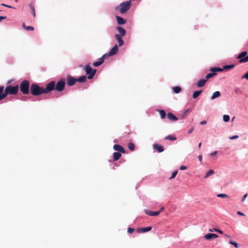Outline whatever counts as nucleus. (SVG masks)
I'll return each instance as SVG.
<instances>
[{
	"label": "nucleus",
	"instance_id": "nucleus-1",
	"mask_svg": "<svg viewBox=\"0 0 248 248\" xmlns=\"http://www.w3.org/2000/svg\"><path fill=\"white\" fill-rule=\"evenodd\" d=\"M53 82H49L46 84V87L44 88L39 86L35 83H33L31 86V93L34 96H37L43 93H48L53 91Z\"/></svg>",
	"mask_w": 248,
	"mask_h": 248
},
{
	"label": "nucleus",
	"instance_id": "nucleus-2",
	"mask_svg": "<svg viewBox=\"0 0 248 248\" xmlns=\"http://www.w3.org/2000/svg\"><path fill=\"white\" fill-rule=\"evenodd\" d=\"M118 51V47L117 45H115L110 50L108 54H105L101 58H100L98 61L94 62L93 63V65L95 67H97L101 65L104 61V59L108 58L109 56L113 55L117 53Z\"/></svg>",
	"mask_w": 248,
	"mask_h": 248
},
{
	"label": "nucleus",
	"instance_id": "nucleus-3",
	"mask_svg": "<svg viewBox=\"0 0 248 248\" xmlns=\"http://www.w3.org/2000/svg\"><path fill=\"white\" fill-rule=\"evenodd\" d=\"M132 0H129L121 3L116 7V10H119L121 14H124L130 8Z\"/></svg>",
	"mask_w": 248,
	"mask_h": 248
},
{
	"label": "nucleus",
	"instance_id": "nucleus-4",
	"mask_svg": "<svg viewBox=\"0 0 248 248\" xmlns=\"http://www.w3.org/2000/svg\"><path fill=\"white\" fill-rule=\"evenodd\" d=\"M50 82H53V90H55L59 92L63 91L65 86V80L64 78L60 79L57 83L55 81H52Z\"/></svg>",
	"mask_w": 248,
	"mask_h": 248
},
{
	"label": "nucleus",
	"instance_id": "nucleus-5",
	"mask_svg": "<svg viewBox=\"0 0 248 248\" xmlns=\"http://www.w3.org/2000/svg\"><path fill=\"white\" fill-rule=\"evenodd\" d=\"M30 82L27 80H24L20 85V90L24 94L29 93Z\"/></svg>",
	"mask_w": 248,
	"mask_h": 248
},
{
	"label": "nucleus",
	"instance_id": "nucleus-6",
	"mask_svg": "<svg viewBox=\"0 0 248 248\" xmlns=\"http://www.w3.org/2000/svg\"><path fill=\"white\" fill-rule=\"evenodd\" d=\"M84 70L86 74L88 75V78L89 79L93 78L96 72V70L92 69L89 64L85 66Z\"/></svg>",
	"mask_w": 248,
	"mask_h": 248
},
{
	"label": "nucleus",
	"instance_id": "nucleus-7",
	"mask_svg": "<svg viewBox=\"0 0 248 248\" xmlns=\"http://www.w3.org/2000/svg\"><path fill=\"white\" fill-rule=\"evenodd\" d=\"M5 90L7 91L8 94L15 95L17 93L19 87L17 85L15 86L9 85L5 88Z\"/></svg>",
	"mask_w": 248,
	"mask_h": 248
},
{
	"label": "nucleus",
	"instance_id": "nucleus-8",
	"mask_svg": "<svg viewBox=\"0 0 248 248\" xmlns=\"http://www.w3.org/2000/svg\"><path fill=\"white\" fill-rule=\"evenodd\" d=\"M77 82V78H74L70 75L67 76V84L68 86H71L75 84Z\"/></svg>",
	"mask_w": 248,
	"mask_h": 248
},
{
	"label": "nucleus",
	"instance_id": "nucleus-9",
	"mask_svg": "<svg viewBox=\"0 0 248 248\" xmlns=\"http://www.w3.org/2000/svg\"><path fill=\"white\" fill-rule=\"evenodd\" d=\"M113 149L117 151H118L119 152L122 153H125V151L124 149L119 144H115L113 146Z\"/></svg>",
	"mask_w": 248,
	"mask_h": 248
},
{
	"label": "nucleus",
	"instance_id": "nucleus-10",
	"mask_svg": "<svg viewBox=\"0 0 248 248\" xmlns=\"http://www.w3.org/2000/svg\"><path fill=\"white\" fill-rule=\"evenodd\" d=\"M217 237V235L215 233H207L204 236V239L206 240H211Z\"/></svg>",
	"mask_w": 248,
	"mask_h": 248
},
{
	"label": "nucleus",
	"instance_id": "nucleus-11",
	"mask_svg": "<svg viewBox=\"0 0 248 248\" xmlns=\"http://www.w3.org/2000/svg\"><path fill=\"white\" fill-rule=\"evenodd\" d=\"M152 230V227L149 226L144 228H140L137 229V232L139 233H143L147 232H149Z\"/></svg>",
	"mask_w": 248,
	"mask_h": 248
},
{
	"label": "nucleus",
	"instance_id": "nucleus-12",
	"mask_svg": "<svg viewBox=\"0 0 248 248\" xmlns=\"http://www.w3.org/2000/svg\"><path fill=\"white\" fill-rule=\"evenodd\" d=\"M145 213L149 216H157L159 215L161 212V211H158L156 212H153L149 210H145Z\"/></svg>",
	"mask_w": 248,
	"mask_h": 248
},
{
	"label": "nucleus",
	"instance_id": "nucleus-13",
	"mask_svg": "<svg viewBox=\"0 0 248 248\" xmlns=\"http://www.w3.org/2000/svg\"><path fill=\"white\" fill-rule=\"evenodd\" d=\"M153 148L154 149L156 150L159 153L162 152L164 150L162 146L158 144H154L153 145Z\"/></svg>",
	"mask_w": 248,
	"mask_h": 248
},
{
	"label": "nucleus",
	"instance_id": "nucleus-14",
	"mask_svg": "<svg viewBox=\"0 0 248 248\" xmlns=\"http://www.w3.org/2000/svg\"><path fill=\"white\" fill-rule=\"evenodd\" d=\"M121 37L122 36L119 34H116L115 35V37L118 42L119 46H122L124 45V41L122 39Z\"/></svg>",
	"mask_w": 248,
	"mask_h": 248
},
{
	"label": "nucleus",
	"instance_id": "nucleus-15",
	"mask_svg": "<svg viewBox=\"0 0 248 248\" xmlns=\"http://www.w3.org/2000/svg\"><path fill=\"white\" fill-rule=\"evenodd\" d=\"M168 118L170 121H175L178 120V118L171 112L168 113Z\"/></svg>",
	"mask_w": 248,
	"mask_h": 248
},
{
	"label": "nucleus",
	"instance_id": "nucleus-16",
	"mask_svg": "<svg viewBox=\"0 0 248 248\" xmlns=\"http://www.w3.org/2000/svg\"><path fill=\"white\" fill-rule=\"evenodd\" d=\"M207 81V79H202L197 83V86L198 87H203Z\"/></svg>",
	"mask_w": 248,
	"mask_h": 248
},
{
	"label": "nucleus",
	"instance_id": "nucleus-17",
	"mask_svg": "<svg viewBox=\"0 0 248 248\" xmlns=\"http://www.w3.org/2000/svg\"><path fill=\"white\" fill-rule=\"evenodd\" d=\"M122 156L120 152H114L113 155V159L114 161L118 160Z\"/></svg>",
	"mask_w": 248,
	"mask_h": 248
},
{
	"label": "nucleus",
	"instance_id": "nucleus-18",
	"mask_svg": "<svg viewBox=\"0 0 248 248\" xmlns=\"http://www.w3.org/2000/svg\"><path fill=\"white\" fill-rule=\"evenodd\" d=\"M117 29L118 31L119 32V33L120 34V35H121V36H124L125 35L126 31L122 27H118L117 28Z\"/></svg>",
	"mask_w": 248,
	"mask_h": 248
},
{
	"label": "nucleus",
	"instance_id": "nucleus-19",
	"mask_svg": "<svg viewBox=\"0 0 248 248\" xmlns=\"http://www.w3.org/2000/svg\"><path fill=\"white\" fill-rule=\"evenodd\" d=\"M117 22L119 24L122 25L125 23L126 21L121 16H116Z\"/></svg>",
	"mask_w": 248,
	"mask_h": 248
},
{
	"label": "nucleus",
	"instance_id": "nucleus-20",
	"mask_svg": "<svg viewBox=\"0 0 248 248\" xmlns=\"http://www.w3.org/2000/svg\"><path fill=\"white\" fill-rule=\"evenodd\" d=\"M220 96V92L219 91H216L213 93L211 99L212 100H214L216 98L219 97Z\"/></svg>",
	"mask_w": 248,
	"mask_h": 248
},
{
	"label": "nucleus",
	"instance_id": "nucleus-21",
	"mask_svg": "<svg viewBox=\"0 0 248 248\" xmlns=\"http://www.w3.org/2000/svg\"><path fill=\"white\" fill-rule=\"evenodd\" d=\"M87 78L85 76H82L79 78H77V82H85L86 81Z\"/></svg>",
	"mask_w": 248,
	"mask_h": 248
},
{
	"label": "nucleus",
	"instance_id": "nucleus-22",
	"mask_svg": "<svg viewBox=\"0 0 248 248\" xmlns=\"http://www.w3.org/2000/svg\"><path fill=\"white\" fill-rule=\"evenodd\" d=\"M202 92V90L195 91L193 93L192 97L194 99L197 98L200 95V94Z\"/></svg>",
	"mask_w": 248,
	"mask_h": 248
},
{
	"label": "nucleus",
	"instance_id": "nucleus-23",
	"mask_svg": "<svg viewBox=\"0 0 248 248\" xmlns=\"http://www.w3.org/2000/svg\"><path fill=\"white\" fill-rule=\"evenodd\" d=\"M165 139L168 140H169L170 141H173V140H176V138L175 136L170 135L166 136L165 137Z\"/></svg>",
	"mask_w": 248,
	"mask_h": 248
},
{
	"label": "nucleus",
	"instance_id": "nucleus-24",
	"mask_svg": "<svg viewBox=\"0 0 248 248\" xmlns=\"http://www.w3.org/2000/svg\"><path fill=\"white\" fill-rule=\"evenodd\" d=\"M172 90L175 93H178L182 91V88L179 86H175L173 87Z\"/></svg>",
	"mask_w": 248,
	"mask_h": 248
},
{
	"label": "nucleus",
	"instance_id": "nucleus-25",
	"mask_svg": "<svg viewBox=\"0 0 248 248\" xmlns=\"http://www.w3.org/2000/svg\"><path fill=\"white\" fill-rule=\"evenodd\" d=\"M235 67L234 64H231V65H225L223 66V69L224 70H229L233 69Z\"/></svg>",
	"mask_w": 248,
	"mask_h": 248
},
{
	"label": "nucleus",
	"instance_id": "nucleus-26",
	"mask_svg": "<svg viewBox=\"0 0 248 248\" xmlns=\"http://www.w3.org/2000/svg\"><path fill=\"white\" fill-rule=\"evenodd\" d=\"M247 54V52L245 51L242 52L241 53H240L238 56H237V58L238 59H241L242 58H244L243 57H245Z\"/></svg>",
	"mask_w": 248,
	"mask_h": 248
},
{
	"label": "nucleus",
	"instance_id": "nucleus-27",
	"mask_svg": "<svg viewBox=\"0 0 248 248\" xmlns=\"http://www.w3.org/2000/svg\"><path fill=\"white\" fill-rule=\"evenodd\" d=\"M223 68L222 69L219 67H214V68H211L210 69V71H212V72L216 73V72H221L223 71Z\"/></svg>",
	"mask_w": 248,
	"mask_h": 248
},
{
	"label": "nucleus",
	"instance_id": "nucleus-28",
	"mask_svg": "<svg viewBox=\"0 0 248 248\" xmlns=\"http://www.w3.org/2000/svg\"><path fill=\"white\" fill-rule=\"evenodd\" d=\"M22 26L24 29L27 31H33L34 28L32 26H26L25 23L22 24Z\"/></svg>",
	"mask_w": 248,
	"mask_h": 248
},
{
	"label": "nucleus",
	"instance_id": "nucleus-29",
	"mask_svg": "<svg viewBox=\"0 0 248 248\" xmlns=\"http://www.w3.org/2000/svg\"><path fill=\"white\" fill-rule=\"evenodd\" d=\"M159 114L160 115V117L162 119H164L166 117V114L165 111L164 110L160 109L158 110Z\"/></svg>",
	"mask_w": 248,
	"mask_h": 248
},
{
	"label": "nucleus",
	"instance_id": "nucleus-30",
	"mask_svg": "<svg viewBox=\"0 0 248 248\" xmlns=\"http://www.w3.org/2000/svg\"><path fill=\"white\" fill-rule=\"evenodd\" d=\"M128 148L131 151H133L135 149V144L133 143L130 142L128 143Z\"/></svg>",
	"mask_w": 248,
	"mask_h": 248
},
{
	"label": "nucleus",
	"instance_id": "nucleus-31",
	"mask_svg": "<svg viewBox=\"0 0 248 248\" xmlns=\"http://www.w3.org/2000/svg\"><path fill=\"white\" fill-rule=\"evenodd\" d=\"M217 74L214 72L209 73L206 76V79H207V80L208 79L211 78L212 77H214Z\"/></svg>",
	"mask_w": 248,
	"mask_h": 248
},
{
	"label": "nucleus",
	"instance_id": "nucleus-32",
	"mask_svg": "<svg viewBox=\"0 0 248 248\" xmlns=\"http://www.w3.org/2000/svg\"><path fill=\"white\" fill-rule=\"evenodd\" d=\"M214 173V171L213 170H210L206 174L204 178H206L209 176L212 175Z\"/></svg>",
	"mask_w": 248,
	"mask_h": 248
},
{
	"label": "nucleus",
	"instance_id": "nucleus-33",
	"mask_svg": "<svg viewBox=\"0 0 248 248\" xmlns=\"http://www.w3.org/2000/svg\"><path fill=\"white\" fill-rule=\"evenodd\" d=\"M177 173H178L177 170H175V171H174L172 173L171 176L169 178V179L171 180V179L174 178L175 177L176 175H177Z\"/></svg>",
	"mask_w": 248,
	"mask_h": 248
},
{
	"label": "nucleus",
	"instance_id": "nucleus-34",
	"mask_svg": "<svg viewBox=\"0 0 248 248\" xmlns=\"http://www.w3.org/2000/svg\"><path fill=\"white\" fill-rule=\"evenodd\" d=\"M247 62H248V55L247 57L239 60V61L240 63H244Z\"/></svg>",
	"mask_w": 248,
	"mask_h": 248
},
{
	"label": "nucleus",
	"instance_id": "nucleus-35",
	"mask_svg": "<svg viewBox=\"0 0 248 248\" xmlns=\"http://www.w3.org/2000/svg\"><path fill=\"white\" fill-rule=\"evenodd\" d=\"M223 120L225 122H228L230 120V116L228 115H224L223 116Z\"/></svg>",
	"mask_w": 248,
	"mask_h": 248
},
{
	"label": "nucleus",
	"instance_id": "nucleus-36",
	"mask_svg": "<svg viewBox=\"0 0 248 248\" xmlns=\"http://www.w3.org/2000/svg\"><path fill=\"white\" fill-rule=\"evenodd\" d=\"M30 7L31 10V14L32 15V16H35V11L34 7L31 5Z\"/></svg>",
	"mask_w": 248,
	"mask_h": 248
},
{
	"label": "nucleus",
	"instance_id": "nucleus-37",
	"mask_svg": "<svg viewBox=\"0 0 248 248\" xmlns=\"http://www.w3.org/2000/svg\"><path fill=\"white\" fill-rule=\"evenodd\" d=\"M217 197L219 198H228V196L226 194L221 193L217 194Z\"/></svg>",
	"mask_w": 248,
	"mask_h": 248
},
{
	"label": "nucleus",
	"instance_id": "nucleus-38",
	"mask_svg": "<svg viewBox=\"0 0 248 248\" xmlns=\"http://www.w3.org/2000/svg\"><path fill=\"white\" fill-rule=\"evenodd\" d=\"M229 243L231 245H233L236 248H238V244L236 242L232 241H229Z\"/></svg>",
	"mask_w": 248,
	"mask_h": 248
},
{
	"label": "nucleus",
	"instance_id": "nucleus-39",
	"mask_svg": "<svg viewBox=\"0 0 248 248\" xmlns=\"http://www.w3.org/2000/svg\"><path fill=\"white\" fill-rule=\"evenodd\" d=\"M8 94L7 93V91L5 89L4 92H3L1 93V95H2L3 98H5L7 95Z\"/></svg>",
	"mask_w": 248,
	"mask_h": 248
},
{
	"label": "nucleus",
	"instance_id": "nucleus-40",
	"mask_svg": "<svg viewBox=\"0 0 248 248\" xmlns=\"http://www.w3.org/2000/svg\"><path fill=\"white\" fill-rule=\"evenodd\" d=\"M189 111V109H188L187 110H186L185 111H184L182 114V118H184L185 116L186 115L187 113Z\"/></svg>",
	"mask_w": 248,
	"mask_h": 248
},
{
	"label": "nucleus",
	"instance_id": "nucleus-41",
	"mask_svg": "<svg viewBox=\"0 0 248 248\" xmlns=\"http://www.w3.org/2000/svg\"><path fill=\"white\" fill-rule=\"evenodd\" d=\"M134 231V229L132 228H128L127 229V232L129 233H132Z\"/></svg>",
	"mask_w": 248,
	"mask_h": 248
},
{
	"label": "nucleus",
	"instance_id": "nucleus-42",
	"mask_svg": "<svg viewBox=\"0 0 248 248\" xmlns=\"http://www.w3.org/2000/svg\"><path fill=\"white\" fill-rule=\"evenodd\" d=\"M238 138V135H235V136L229 137V139L231 140H234V139H237Z\"/></svg>",
	"mask_w": 248,
	"mask_h": 248
},
{
	"label": "nucleus",
	"instance_id": "nucleus-43",
	"mask_svg": "<svg viewBox=\"0 0 248 248\" xmlns=\"http://www.w3.org/2000/svg\"><path fill=\"white\" fill-rule=\"evenodd\" d=\"M217 151H214V152L210 153V155L211 156H214V155H216L217 154Z\"/></svg>",
	"mask_w": 248,
	"mask_h": 248
},
{
	"label": "nucleus",
	"instance_id": "nucleus-44",
	"mask_svg": "<svg viewBox=\"0 0 248 248\" xmlns=\"http://www.w3.org/2000/svg\"><path fill=\"white\" fill-rule=\"evenodd\" d=\"M242 78H245L248 79V72L243 76Z\"/></svg>",
	"mask_w": 248,
	"mask_h": 248
},
{
	"label": "nucleus",
	"instance_id": "nucleus-45",
	"mask_svg": "<svg viewBox=\"0 0 248 248\" xmlns=\"http://www.w3.org/2000/svg\"><path fill=\"white\" fill-rule=\"evenodd\" d=\"M247 196H248V194L247 193L245 194L243 196V198L242 199V202H244L245 201V199L247 197Z\"/></svg>",
	"mask_w": 248,
	"mask_h": 248
},
{
	"label": "nucleus",
	"instance_id": "nucleus-46",
	"mask_svg": "<svg viewBox=\"0 0 248 248\" xmlns=\"http://www.w3.org/2000/svg\"><path fill=\"white\" fill-rule=\"evenodd\" d=\"M3 90H4V87L0 86V94L2 93L3 92Z\"/></svg>",
	"mask_w": 248,
	"mask_h": 248
},
{
	"label": "nucleus",
	"instance_id": "nucleus-47",
	"mask_svg": "<svg viewBox=\"0 0 248 248\" xmlns=\"http://www.w3.org/2000/svg\"><path fill=\"white\" fill-rule=\"evenodd\" d=\"M180 169L181 170H186V166H181L180 167Z\"/></svg>",
	"mask_w": 248,
	"mask_h": 248
},
{
	"label": "nucleus",
	"instance_id": "nucleus-48",
	"mask_svg": "<svg viewBox=\"0 0 248 248\" xmlns=\"http://www.w3.org/2000/svg\"><path fill=\"white\" fill-rule=\"evenodd\" d=\"M207 123L206 121H202L200 123V124L201 125L205 124Z\"/></svg>",
	"mask_w": 248,
	"mask_h": 248
},
{
	"label": "nucleus",
	"instance_id": "nucleus-49",
	"mask_svg": "<svg viewBox=\"0 0 248 248\" xmlns=\"http://www.w3.org/2000/svg\"><path fill=\"white\" fill-rule=\"evenodd\" d=\"M198 159H199V160L200 162H202V155H199L198 156Z\"/></svg>",
	"mask_w": 248,
	"mask_h": 248
},
{
	"label": "nucleus",
	"instance_id": "nucleus-50",
	"mask_svg": "<svg viewBox=\"0 0 248 248\" xmlns=\"http://www.w3.org/2000/svg\"><path fill=\"white\" fill-rule=\"evenodd\" d=\"M237 214L239 216H245V215L243 213H242V212H241L240 211H238L237 212Z\"/></svg>",
	"mask_w": 248,
	"mask_h": 248
},
{
	"label": "nucleus",
	"instance_id": "nucleus-51",
	"mask_svg": "<svg viewBox=\"0 0 248 248\" xmlns=\"http://www.w3.org/2000/svg\"><path fill=\"white\" fill-rule=\"evenodd\" d=\"M6 18V16H0V22Z\"/></svg>",
	"mask_w": 248,
	"mask_h": 248
},
{
	"label": "nucleus",
	"instance_id": "nucleus-52",
	"mask_svg": "<svg viewBox=\"0 0 248 248\" xmlns=\"http://www.w3.org/2000/svg\"><path fill=\"white\" fill-rule=\"evenodd\" d=\"M216 232H219V233H221V234L223 233V232L222 231L218 230V229H217V230H216Z\"/></svg>",
	"mask_w": 248,
	"mask_h": 248
},
{
	"label": "nucleus",
	"instance_id": "nucleus-53",
	"mask_svg": "<svg viewBox=\"0 0 248 248\" xmlns=\"http://www.w3.org/2000/svg\"><path fill=\"white\" fill-rule=\"evenodd\" d=\"M216 230H217V229H216V228H214L213 229H209V231L210 232H213V231H215L216 232Z\"/></svg>",
	"mask_w": 248,
	"mask_h": 248
},
{
	"label": "nucleus",
	"instance_id": "nucleus-54",
	"mask_svg": "<svg viewBox=\"0 0 248 248\" xmlns=\"http://www.w3.org/2000/svg\"><path fill=\"white\" fill-rule=\"evenodd\" d=\"M193 128H192L191 129H190V130H189V131H188V134H190V133H191L192 132V131H193Z\"/></svg>",
	"mask_w": 248,
	"mask_h": 248
},
{
	"label": "nucleus",
	"instance_id": "nucleus-55",
	"mask_svg": "<svg viewBox=\"0 0 248 248\" xmlns=\"http://www.w3.org/2000/svg\"><path fill=\"white\" fill-rule=\"evenodd\" d=\"M1 5H2V6H6V7H9V8H11V7H11L10 6H9V5H7L4 4H1Z\"/></svg>",
	"mask_w": 248,
	"mask_h": 248
},
{
	"label": "nucleus",
	"instance_id": "nucleus-56",
	"mask_svg": "<svg viewBox=\"0 0 248 248\" xmlns=\"http://www.w3.org/2000/svg\"><path fill=\"white\" fill-rule=\"evenodd\" d=\"M3 97L2 96V95H1V94H0V101L3 99Z\"/></svg>",
	"mask_w": 248,
	"mask_h": 248
},
{
	"label": "nucleus",
	"instance_id": "nucleus-57",
	"mask_svg": "<svg viewBox=\"0 0 248 248\" xmlns=\"http://www.w3.org/2000/svg\"><path fill=\"white\" fill-rule=\"evenodd\" d=\"M164 210V207H162L161 208V209H160V211H161H161H163Z\"/></svg>",
	"mask_w": 248,
	"mask_h": 248
},
{
	"label": "nucleus",
	"instance_id": "nucleus-58",
	"mask_svg": "<svg viewBox=\"0 0 248 248\" xmlns=\"http://www.w3.org/2000/svg\"><path fill=\"white\" fill-rule=\"evenodd\" d=\"M201 146V143L200 142L198 145V148L200 149Z\"/></svg>",
	"mask_w": 248,
	"mask_h": 248
},
{
	"label": "nucleus",
	"instance_id": "nucleus-59",
	"mask_svg": "<svg viewBox=\"0 0 248 248\" xmlns=\"http://www.w3.org/2000/svg\"><path fill=\"white\" fill-rule=\"evenodd\" d=\"M225 235L227 237H228V238H230V235H228L227 234H225Z\"/></svg>",
	"mask_w": 248,
	"mask_h": 248
},
{
	"label": "nucleus",
	"instance_id": "nucleus-60",
	"mask_svg": "<svg viewBox=\"0 0 248 248\" xmlns=\"http://www.w3.org/2000/svg\"><path fill=\"white\" fill-rule=\"evenodd\" d=\"M0 11H1V10H0Z\"/></svg>",
	"mask_w": 248,
	"mask_h": 248
}]
</instances>
